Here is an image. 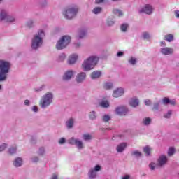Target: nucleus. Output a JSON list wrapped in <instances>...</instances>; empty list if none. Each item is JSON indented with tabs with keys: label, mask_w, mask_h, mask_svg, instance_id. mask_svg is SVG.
I'll return each mask as SVG.
<instances>
[{
	"label": "nucleus",
	"mask_w": 179,
	"mask_h": 179,
	"mask_svg": "<svg viewBox=\"0 0 179 179\" xmlns=\"http://www.w3.org/2000/svg\"><path fill=\"white\" fill-rule=\"evenodd\" d=\"M79 8L77 6H69L63 10L62 15L65 19L72 20L73 17H76Z\"/></svg>",
	"instance_id": "f257e3e1"
},
{
	"label": "nucleus",
	"mask_w": 179,
	"mask_h": 179,
	"mask_svg": "<svg viewBox=\"0 0 179 179\" xmlns=\"http://www.w3.org/2000/svg\"><path fill=\"white\" fill-rule=\"evenodd\" d=\"M9 69H10V63L4 60H0V82L6 80Z\"/></svg>",
	"instance_id": "f03ea898"
},
{
	"label": "nucleus",
	"mask_w": 179,
	"mask_h": 179,
	"mask_svg": "<svg viewBox=\"0 0 179 179\" xmlns=\"http://www.w3.org/2000/svg\"><path fill=\"white\" fill-rule=\"evenodd\" d=\"M99 62V57L96 56H91L88 59L84 61L82 64V68L83 71H91L93 69Z\"/></svg>",
	"instance_id": "7ed1b4c3"
},
{
	"label": "nucleus",
	"mask_w": 179,
	"mask_h": 179,
	"mask_svg": "<svg viewBox=\"0 0 179 179\" xmlns=\"http://www.w3.org/2000/svg\"><path fill=\"white\" fill-rule=\"evenodd\" d=\"M44 31L43 30H40L38 35L35 36L32 39V48L36 50V48H39L40 45L43 44V37H44Z\"/></svg>",
	"instance_id": "20e7f679"
},
{
	"label": "nucleus",
	"mask_w": 179,
	"mask_h": 179,
	"mask_svg": "<svg viewBox=\"0 0 179 179\" xmlns=\"http://www.w3.org/2000/svg\"><path fill=\"white\" fill-rule=\"evenodd\" d=\"M71 43V36H64L56 44L57 50H64Z\"/></svg>",
	"instance_id": "39448f33"
},
{
	"label": "nucleus",
	"mask_w": 179,
	"mask_h": 179,
	"mask_svg": "<svg viewBox=\"0 0 179 179\" xmlns=\"http://www.w3.org/2000/svg\"><path fill=\"white\" fill-rule=\"evenodd\" d=\"M52 102V94L48 92L43 96L40 104L42 108H45V107H48V106L50 105Z\"/></svg>",
	"instance_id": "423d86ee"
},
{
	"label": "nucleus",
	"mask_w": 179,
	"mask_h": 179,
	"mask_svg": "<svg viewBox=\"0 0 179 179\" xmlns=\"http://www.w3.org/2000/svg\"><path fill=\"white\" fill-rule=\"evenodd\" d=\"M138 12L139 13H145V15H152L153 13V6L150 4H145Z\"/></svg>",
	"instance_id": "0eeeda50"
},
{
	"label": "nucleus",
	"mask_w": 179,
	"mask_h": 179,
	"mask_svg": "<svg viewBox=\"0 0 179 179\" xmlns=\"http://www.w3.org/2000/svg\"><path fill=\"white\" fill-rule=\"evenodd\" d=\"M169 162V158L166 155H161L158 159L157 167H163V166H166L167 162Z\"/></svg>",
	"instance_id": "6e6552de"
},
{
	"label": "nucleus",
	"mask_w": 179,
	"mask_h": 179,
	"mask_svg": "<svg viewBox=\"0 0 179 179\" xmlns=\"http://www.w3.org/2000/svg\"><path fill=\"white\" fill-rule=\"evenodd\" d=\"M162 103L164 106H176L177 104V101L176 99H170L169 97H164L162 99Z\"/></svg>",
	"instance_id": "1a4fd4ad"
},
{
	"label": "nucleus",
	"mask_w": 179,
	"mask_h": 179,
	"mask_svg": "<svg viewBox=\"0 0 179 179\" xmlns=\"http://www.w3.org/2000/svg\"><path fill=\"white\" fill-rule=\"evenodd\" d=\"M160 52L164 55H171L174 50L172 48L165 47L160 49Z\"/></svg>",
	"instance_id": "9d476101"
},
{
	"label": "nucleus",
	"mask_w": 179,
	"mask_h": 179,
	"mask_svg": "<svg viewBox=\"0 0 179 179\" xmlns=\"http://www.w3.org/2000/svg\"><path fill=\"white\" fill-rule=\"evenodd\" d=\"M128 113V109L124 106L118 107L116 108V114L118 115H125V113Z\"/></svg>",
	"instance_id": "9b49d317"
},
{
	"label": "nucleus",
	"mask_w": 179,
	"mask_h": 179,
	"mask_svg": "<svg viewBox=\"0 0 179 179\" xmlns=\"http://www.w3.org/2000/svg\"><path fill=\"white\" fill-rule=\"evenodd\" d=\"M124 94V89L122 88H117L116 90H115L113 93V97H121Z\"/></svg>",
	"instance_id": "f8f14e48"
},
{
	"label": "nucleus",
	"mask_w": 179,
	"mask_h": 179,
	"mask_svg": "<svg viewBox=\"0 0 179 179\" xmlns=\"http://www.w3.org/2000/svg\"><path fill=\"white\" fill-rule=\"evenodd\" d=\"M86 79V73L85 72H81L79 74H78L76 77V80L78 83H80L81 82H83Z\"/></svg>",
	"instance_id": "ddd939ff"
},
{
	"label": "nucleus",
	"mask_w": 179,
	"mask_h": 179,
	"mask_svg": "<svg viewBox=\"0 0 179 179\" xmlns=\"http://www.w3.org/2000/svg\"><path fill=\"white\" fill-rule=\"evenodd\" d=\"M78 59V55H71L68 59V64L69 65H73L75 62H76V60Z\"/></svg>",
	"instance_id": "4468645a"
},
{
	"label": "nucleus",
	"mask_w": 179,
	"mask_h": 179,
	"mask_svg": "<svg viewBox=\"0 0 179 179\" xmlns=\"http://www.w3.org/2000/svg\"><path fill=\"white\" fill-rule=\"evenodd\" d=\"M73 76V71H67L64 76H63L64 80H69Z\"/></svg>",
	"instance_id": "2eb2a0df"
},
{
	"label": "nucleus",
	"mask_w": 179,
	"mask_h": 179,
	"mask_svg": "<svg viewBox=\"0 0 179 179\" xmlns=\"http://www.w3.org/2000/svg\"><path fill=\"white\" fill-rule=\"evenodd\" d=\"M8 18V13L5 10H1L0 11V22L2 20H5V19Z\"/></svg>",
	"instance_id": "dca6fc26"
},
{
	"label": "nucleus",
	"mask_w": 179,
	"mask_h": 179,
	"mask_svg": "<svg viewBox=\"0 0 179 179\" xmlns=\"http://www.w3.org/2000/svg\"><path fill=\"white\" fill-rule=\"evenodd\" d=\"M125 148H127V143H122L117 146V151L118 152H124Z\"/></svg>",
	"instance_id": "f3484780"
},
{
	"label": "nucleus",
	"mask_w": 179,
	"mask_h": 179,
	"mask_svg": "<svg viewBox=\"0 0 179 179\" xmlns=\"http://www.w3.org/2000/svg\"><path fill=\"white\" fill-rule=\"evenodd\" d=\"M174 155H176V148L169 147L167 151V155L171 157V156H174Z\"/></svg>",
	"instance_id": "a211bd4d"
},
{
	"label": "nucleus",
	"mask_w": 179,
	"mask_h": 179,
	"mask_svg": "<svg viewBox=\"0 0 179 179\" xmlns=\"http://www.w3.org/2000/svg\"><path fill=\"white\" fill-rule=\"evenodd\" d=\"M129 104L131 107H138V106H139V101L136 99H131L129 101Z\"/></svg>",
	"instance_id": "6ab92c4d"
},
{
	"label": "nucleus",
	"mask_w": 179,
	"mask_h": 179,
	"mask_svg": "<svg viewBox=\"0 0 179 179\" xmlns=\"http://www.w3.org/2000/svg\"><path fill=\"white\" fill-rule=\"evenodd\" d=\"M101 76V73L100 71H94L91 73L92 79H97Z\"/></svg>",
	"instance_id": "aec40b11"
},
{
	"label": "nucleus",
	"mask_w": 179,
	"mask_h": 179,
	"mask_svg": "<svg viewBox=\"0 0 179 179\" xmlns=\"http://www.w3.org/2000/svg\"><path fill=\"white\" fill-rule=\"evenodd\" d=\"M23 162L22 161V158L17 157L13 162V164L15 167H20L22 166Z\"/></svg>",
	"instance_id": "412c9836"
},
{
	"label": "nucleus",
	"mask_w": 179,
	"mask_h": 179,
	"mask_svg": "<svg viewBox=\"0 0 179 179\" xmlns=\"http://www.w3.org/2000/svg\"><path fill=\"white\" fill-rule=\"evenodd\" d=\"M164 40L168 41V43H171V41H174V35L173 34H167L164 37Z\"/></svg>",
	"instance_id": "4be33fe9"
},
{
	"label": "nucleus",
	"mask_w": 179,
	"mask_h": 179,
	"mask_svg": "<svg viewBox=\"0 0 179 179\" xmlns=\"http://www.w3.org/2000/svg\"><path fill=\"white\" fill-rule=\"evenodd\" d=\"M99 106L103 108H107L110 107V103H108V101L103 100L99 103Z\"/></svg>",
	"instance_id": "5701e85b"
},
{
	"label": "nucleus",
	"mask_w": 179,
	"mask_h": 179,
	"mask_svg": "<svg viewBox=\"0 0 179 179\" xmlns=\"http://www.w3.org/2000/svg\"><path fill=\"white\" fill-rule=\"evenodd\" d=\"M113 13L114 15H116V16H119V17H121V16L124 15V13H122L120 10L118 9H113Z\"/></svg>",
	"instance_id": "b1692460"
},
{
	"label": "nucleus",
	"mask_w": 179,
	"mask_h": 179,
	"mask_svg": "<svg viewBox=\"0 0 179 179\" xmlns=\"http://www.w3.org/2000/svg\"><path fill=\"white\" fill-rule=\"evenodd\" d=\"M143 152H144L145 156H150L152 149L150 148H149V146H146L143 148Z\"/></svg>",
	"instance_id": "393cba45"
},
{
	"label": "nucleus",
	"mask_w": 179,
	"mask_h": 179,
	"mask_svg": "<svg viewBox=\"0 0 179 179\" xmlns=\"http://www.w3.org/2000/svg\"><path fill=\"white\" fill-rule=\"evenodd\" d=\"M67 128L71 129L73 127V118H70L66 123Z\"/></svg>",
	"instance_id": "a878e982"
},
{
	"label": "nucleus",
	"mask_w": 179,
	"mask_h": 179,
	"mask_svg": "<svg viewBox=\"0 0 179 179\" xmlns=\"http://www.w3.org/2000/svg\"><path fill=\"white\" fill-rule=\"evenodd\" d=\"M152 122V119L150 117H145L143 120V125H150V123Z\"/></svg>",
	"instance_id": "bb28decb"
},
{
	"label": "nucleus",
	"mask_w": 179,
	"mask_h": 179,
	"mask_svg": "<svg viewBox=\"0 0 179 179\" xmlns=\"http://www.w3.org/2000/svg\"><path fill=\"white\" fill-rule=\"evenodd\" d=\"M84 37H86V31L83 29L80 30L79 35L77 36V38H84Z\"/></svg>",
	"instance_id": "cd10ccee"
},
{
	"label": "nucleus",
	"mask_w": 179,
	"mask_h": 179,
	"mask_svg": "<svg viewBox=\"0 0 179 179\" xmlns=\"http://www.w3.org/2000/svg\"><path fill=\"white\" fill-rule=\"evenodd\" d=\"M103 88L106 89V90H109V89H113V83H105L103 84Z\"/></svg>",
	"instance_id": "c85d7f7f"
},
{
	"label": "nucleus",
	"mask_w": 179,
	"mask_h": 179,
	"mask_svg": "<svg viewBox=\"0 0 179 179\" xmlns=\"http://www.w3.org/2000/svg\"><path fill=\"white\" fill-rule=\"evenodd\" d=\"M103 8L101 7H96L93 9L92 12L94 15H98V13H101Z\"/></svg>",
	"instance_id": "c756f323"
},
{
	"label": "nucleus",
	"mask_w": 179,
	"mask_h": 179,
	"mask_svg": "<svg viewBox=\"0 0 179 179\" xmlns=\"http://www.w3.org/2000/svg\"><path fill=\"white\" fill-rule=\"evenodd\" d=\"M171 115H173V110H168L166 113L164 114V117L166 119L171 118Z\"/></svg>",
	"instance_id": "7c9ffc66"
},
{
	"label": "nucleus",
	"mask_w": 179,
	"mask_h": 179,
	"mask_svg": "<svg viewBox=\"0 0 179 179\" xmlns=\"http://www.w3.org/2000/svg\"><path fill=\"white\" fill-rule=\"evenodd\" d=\"M96 176H97L96 171H94V169H91L90 171V178H96Z\"/></svg>",
	"instance_id": "2f4dec72"
},
{
	"label": "nucleus",
	"mask_w": 179,
	"mask_h": 179,
	"mask_svg": "<svg viewBox=\"0 0 179 179\" xmlns=\"http://www.w3.org/2000/svg\"><path fill=\"white\" fill-rule=\"evenodd\" d=\"M76 145L77 146L78 149H83V143H82L81 141L77 140Z\"/></svg>",
	"instance_id": "473e14b6"
},
{
	"label": "nucleus",
	"mask_w": 179,
	"mask_h": 179,
	"mask_svg": "<svg viewBox=\"0 0 179 179\" xmlns=\"http://www.w3.org/2000/svg\"><path fill=\"white\" fill-rule=\"evenodd\" d=\"M102 120L103 122H108L111 120V117L108 115H105L103 116Z\"/></svg>",
	"instance_id": "72a5a7b5"
},
{
	"label": "nucleus",
	"mask_w": 179,
	"mask_h": 179,
	"mask_svg": "<svg viewBox=\"0 0 179 179\" xmlns=\"http://www.w3.org/2000/svg\"><path fill=\"white\" fill-rule=\"evenodd\" d=\"M66 58V56L64 53H62L58 57V61L59 62H62V61H65Z\"/></svg>",
	"instance_id": "f704fd0d"
},
{
	"label": "nucleus",
	"mask_w": 179,
	"mask_h": 179,
	"mask_svg": "<svg viewBox=\"0 0 179 179\" xmlns=\"http://www.w3.org/2000/svg\"><path fill=\"white\" fill-rule=\"evenodd\" d=\"M122 31H127V29H128V24H122L120 27Z\"/></svg>",
	"instance_id": "c9c22d12"
},
{
	"label": "nucleus",
	"mask_w": 179,
	"mask_h": 179,
	"mask_svg": "<svg viewBox=\"0 0 179 179\" xmlns=\"http://www.w3.org/2000/svg\"><path fill=\"white\" fill-rule=\"evenodd\" d=\"M77 141H78V139H75L74 138H71L69 140V143H70V145H76Z\"/></svg>",
	"instance_id": "e433bc0d"
},
{
	"label": "nucleus",
	"mask_w": 179,
	"mask_h": 179,
	"mask_svg": "<svg viewBox=\"0 0 179 179\" xmlns=\"http://www.w3.org/2000/svg\"><path fill=\"white\" fill-rule=\"evenodd\" d=\"M83 139L84 141H90V139H92V136L90 134H84Z\"/></svg>",
	"instance_id": "4c0bfd02"
},
{
	"label": "nucleus",
	"mask_w": 179,
	"mask_h": 179,
	"mask_svg": "<svg viewBox=\"0 0 179 179\" xmlns=\"http://www.w3.org/2000/svg\"><path fill=\"white\" fill-rule=\"evenodd\" d=\"M131 155L133 156H137V157H139V156H142V153L139 151H134L131 152Z\"/></svg>",
	"instance_id": "58836bf2"
},
{
	"label": "nucleus",
	"mask_w": 179,
	"mask_h": 179,
	"mask_svg": "<svg viewBox=\"0 0 179 179\" xmlns=\"http://www.w3.org/2000/svg\"><path fill=\"white\" fill-rule=\"evenodd\" d=\"M143 37L145 40H149V38H150V35L147 32H144L143 34Z\"/></svg>",
	"instance_id": "ea45409f"
},
{
	"label": "nucleus",
	"mask_w": 179,
	"mask_h": 179,
	"mask_svg": "<svg viewBox=\"0 0 179 179\" xmlns=\"http://www.w3.org/2000/svg\"><path fill=\"white\" fill-rule=\"evenodd\" d=\"M90 118H91V120H95L96 119V112L92 111L90 113Z\"/></svg>",
	"instance_id": "a19ab883"
},
{
	"label": "nucleus",
	"mask_w": 179,
	"mask_h": 179,
	"mask_svg": "<svg viewBox=\"0 0 179 179\" xmlns=\"http://www.w3.org/2000/svg\"><path fill=\"white\" fill-rule=\"evenodd\" d=\"M129 64H131V65H135L136 64V59L134 57H131L130 59L129 60Z\"/></svg>",
	"instance_id": "79ce46f5"
},
{
	"label": "nucleus",
	"mask_w": 179,
	"mask_h": 179,
	"mask_svg": "<svg viewBox=\"0 0 179 179\" xmlns=\"http://www.w3.org/2000/svg\"><path fill=\"white\" fill-rule=\"evenodd\" d=\"M17 148H11L9 149V153L10 155H14V153H16Z\"/></svg>",
	"instance_id": "37998d69"
},
{
	"label": "nucleus",
	"mask_w": 179,
	"mask_h": 179,
	"mask_svg": "<svg viewBox=\"0 0 179 179\" xmlns=\"http://www.w3.org/2000/svg\"><path fill=\"white\" fill-rule=\"evenodd\" d=\"M174 15L176 19H179V10H174Z\"/></svg>",
	"instance_id": "c03bdc74"
},
{
	"label": "nucleus",
	"mask_w": 179,
	"mask_h": 179,
	"mask_svg": "<svg viewBox=\"0 0 179 179\" xmlns=\"http://www.w3.org/2000/svg\"><path fill=\"white\" fill-rule=\"evenodd\" d=\"M7 145L6 144H3L0 146V152H3L6 148Z\"/></svg>",
	"instance_id": "a18cd8bd"
},
{
	"label": "nucleus",
	"mask_w": 179,
	"mask_h": 179,
	"mask_svg": "<svg viewBox=\"0 0 179 179\" xmlns=\"http://www.w3.org/2000/svg\"><path fill=\"white\" fill-rule=\"evenodd\" d=\"M100 170H101V166H100V165L95 166L94 169V171H100Z\"/></svg>",
	"instance_id": "49530a36"
},
{
	"label": "nucleus",
	"mask_w": 179,
	"mask_h": 179,
	"mask_svg": "<svg viewBox=\"0 0 179 179\" xmlns=\"http://www.w3.org/2000/svg\"><path fill=\"white\" fill-rule=\"evenodd\" d=\"M145 106H150V104H152V101H150V100H149V99L145 100Z\"/></svg>",
	"instance_id": "de8ad7c7"
},
{
	"label": "nucleus",
	"mask_w": 179,
	"mask_h": 179,
	"mask_svg": "<svg viewBox=\"0 0 179 179\" xmlns=\"http://www.w3.org/2000/svg\"><path fill=\"white\" fill-rule=\"evenodd\" d=\"M59 143L60 145H62L63 143H65V138H61L59 139Z\"/></svg>",
	"instance_id": "09e8293b"
},
{
	"label": "nucleus",
	"mask_w": 179,
	"mask_h": 179,
	"mask_svg": "<svg viewBox=\"0 0 179 179\" xmlns=\"http://www.w3.org/2000/svg\"><path fill=\"white\" fill-rule=\"evenodd\" d=\"M149 167H150V170H155V163H150L149 164Z\"/></svg>",
	"instance_id": "8fccbe9b"
},
{
	"label": "nucleus",
	"mask_w": 179,
	"mask_h": 179,
	"mask_svg": "<svg viewBox=\"0 0 179 179\" xmlns=\"http://www.w3.org/2000/svg\"><path fill=\"white\" fill-rule=\"evenodd\" d=\"M44 153V148H41L39 149V155H43Z\"/></svg>",
	"instance_id": "3c124183"
},
{
	"label": "nucleus",
	"mask_w": 179,
	"mask_h": 179,
	"mask_svg": "<svg viewBox=\"0 0 179 179\" xmlns=\"http://www.w3.org/2000/svg\"><path fill=\"white\" fill-rule=\"evenodd\" d=\"M102 2H104V0H96L95 1V3H96V5H99V3H101Z\"/></svg>",
	"instance_id": "603ef678"
},
{
	"label": "nucleus",
	"mask_w": 179,
	"mask_h": 179,
	"mask_svg": "<svg viewBox=\"0 0 179 179\" xmlns=\"http://www.w3.org/2000/svg\"><path fill=\"white\" fill-rule=\"evenodd\" d=\"M33 111H34L35 113H37V111H38V108H37L36 106H34L32 108Z\"/></svg>",
	"instance_id": "864d4df0"
},
{
	"label": "nucleus",
	"mask_w": 179,
	"mask_h": 179,
	"mask_svg": "<svg viewBox=\"0 0 179 179\" xmlns=\"http://www.w3.org/2000/svg\"><path fill=\"white\" fill-rule=\"evenodd\" d=\"M51 179H58V175L54 173V174L52 176Z\"/></svg>",
	"instance_id": "5fc2aeb1"
},
{
	"label": "nucleus",
	"mask_w": 179,
	"mask_h": 179,
	"mask_svg": "<svg viewBox=\"0 0 179 179\" xmlns=\"http://www.w3.org/2000/svg\"><path fill=\"white\" fill-rule=\"evenodd\" d=\"M160 44L161 47H166V41H161Z\"/></svg>",
	"instance_id": "6e6d98bb"
},
{
	"label": "nucleus",
	"mask_w": 179,
	"mask_h": 179,
	"mask_svg": "<svg viewBox=\"0 0 179 179\" xmlns=\"http://www.w3.org/2000/svg\"><path fill=\"white\" fill-rule=\"evenodd\" d=\"M123 55H124V52H117V57H122Z\"/></svg>",
	"instance_id": "4d7b16f0"
},
{
	"label": "nucleus",
	"mask_w": 179,
	"mask_h": 179,
	"mask_svg": "<svg viewBox=\"0 0 179 179\" xmlns=\"http://www.w3.org/2000/svg\"><path fill=\"white\" fill-rule=\"evenodd\" d=\"M27 27H28L29 29H31V27H33V24L32 23L27 24Z\"/></svg>",
	"instance_id": "13d9d810"
},
{
	"label": "nucleus",
	"mask_w": 179,
	"mask_h": 179,
	"mask_svg": "<svg viewBox=\"0 0 179 179\" xmlns=\"http://www.w3.org/2000/svg\"><path fill=\"white\" fill-rule=\"evenodd\" d=\"M24 104H25V106H29V104H30V101H29V100H25V101H24Z\"/></svg>",
	"instance_id": "bf43d9fd"
},
{
	"label": "nucleus",
	"mask_w": 179,
	"mask_h": 179,
	"mask_svg": "<svg viewBox=\"0 0 179 179\" xmlns=\"http://www.w3.org/2000/svg\"><path fill=\"white\" fill-rule=\"evenodd\" d=\"M130 176L129 175H126L124 177L122 178V179H129Z\"/></svg>",
	"instance_id": "052dcab7"
},
{
	"label": "nucleus",
	"mask_w": 179,
	"mask_h": 179,
	"mask_svg": "<svg viewBox=\"0 0 179 179\" xmlns=\"http://www.w3.org/2000/svg\"><path fill=\"white\" fill-rule=\"evenodd\" d=\"M38 160V157H36L35 158L33 159V162L36 163Z\"/></svg>",
	"instance_id": "680f3d73"
},
{
	"label": "nucleus",
	"mask_w": 179,
	"mask_h": 179,
	"mask_svg": "<svg viewBox=\"0 0 179 179\" xmlns=\"http://www.w3.org/2000/svg\"><path fill=\"white\" fill-rule=\"evenodd\" d=\"M80 45V44H78V45H77V47H79Z\"/></svg>",
	"instance_id": "e2e57ef3"
},
{
	"label": "nucleus",
	"mask_w": 179,
	"mask_h": 179,
	"mask_svg": "<svg viewBox=\"0 0 179 179\" xmlns=\"http://www.w3.org/2000/svg\"><path fill=\"white\" fill-rule=\"evenodd\" d=\"M2 87V86L0 85V89Z\"/></svg>",
	"instance_id": "0e129e2a"
},
{
	"label": "nucleus",
	"mask_w": 179,
	"mask_h": 179,
	"mask_svg": "<svg viewBox=\"0 0 179 179\" xmlns=\"http://www.w3.org/2000/svg\"><path fill=\"white\" fill-rule=\"evenodd\" d=\"M112 1H117V0H112Z\"/></svg>",
	"instance_id": "69168bd1"
}]
</instances>
